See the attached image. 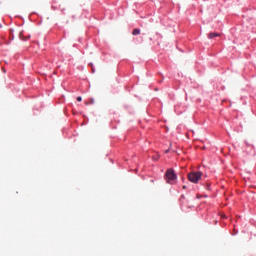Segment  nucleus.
<instances>
[{"label":"nucleus","instance_id":"f257e3e1","mask_svg":"<svg viewBox=\"0 0 256 256\" xmlns=\"http://www.w3.org/2000/svg\"><path fill=\"white\" fill-rule=\"evenodd\" d=\"M202 176H203V172H189L188 180L193 184H197L199 183Z\"/></svg>","mask_w":256,"mask_h":256},{"label":"nucleus","instance_id":"f03ea898","mask_svg":"<svg viewBox=\"0 0 256 256\" xmlns=\"http://www.w3.org/2000/svg\"><path fill=\"white\" fill-rule=\"evenodd\" d=\"M177 180V176L175 173V170L173 169H169L167 170V172H165V181H167V183L171 184L173 181Z\"/></svg>","mask_w":256,"mask_h":256},{"label":"nucleus","instance_id":"7ed1b4c3","mask_svg":"<svg viewBox=\"0 0 256 256\" xmlns=\"http://www.w3.org/2000/svg\"><path fill=\"white\" fill-rule=\"evenodd\" d=\"M221 34L220 33H217V32H210L209 33V39H215L216 37H220Z\"/></svg>","mask_w":256,"mask_h":256},{"label":"nucleus","instance_id":"20e7f679","mask_svg":"<svg viewBox=\"0 0 256 256\" xmlns=\"http://www.w3.org/2000/svg\"><path fill=\"white\" fill-rule=\"evenodd\" d=\"M140 34H141V30H139V29L132 30V35L137 36V35H140Z\"/></svg>","mask_w":256,"mask_h":256},{"label":"nucleus","instance_id":"39448f33","mask_svg":"<svg viewBox=\"0 0 256 256\" xmlns=\"http://www.w3.org/2000/svg\"><path fill=\"white\" fill-rule=\"evenodd\" d=\"M19 36L22 41H26L27 39H29V36H26V38H23V32H20Z\"/></svg>","mask_w":256,"mask_h":256},{"label":"nucleus","instance_id":"423d86ee","mask_svg":"<svg viewBox=\"0 0 256 256\" xmlns=\"http://www.w3.org/2000/svg\"><path fill=\"white\" fill-rule=\"evenodd\" d=\"M77 101H78V102H81V101H82V97H81V96H78V97H77Z\"/></svg>","mask_w":256,"mask_h":256},{"label":"nucleus","instance_id":"0eeeda50","mask_svg":"<svg viewBox=\"0 0 256 256\" xmlns=\"http://www.w3.org/2000/svg\"><path fill=\"white\" fill-rule=\"evenodd\" d=\"M182 189H184V190H185V189H187V186H185V185H184V186H182Z\"/></svg>","mask_w":256,"mask_h":256},{"label":"nucleus","instance_id":"6e6552de","mask_svg":"<svg viewBox=\"0 0 256 256\" xmlns=\"http://www.w3.org/2000/svg\"><path fill=\"white\" fill-rule=\"evenodd\" d=\"M169 152H170V150L165 151V153H169Z\"/></svg>","mask_w":256,"mask_h":256},{"label":"nucleus","instance_id":"1a4fd4ad","mask_svg":"<svg viewBox=\"0 0 256 256\" xmlns=\"http://www.w3.org/2000/svg\"><path fill=\"white\" fill-rule=\"evenodd\" d=\"M91 103H94V100H91Z\"/></svg>","mask_w":256,"mask_h":256},{"label":"nucleus","instance_id":"9d476101","mask_svg":"<svg viewBox=\"0 0 256 256\" xmlns=\"http://www.w3.org/2000/svg\"><path fill=\"white\" fill-rule=\"evenodd\" d=\"M246 145L249 146L248 142H246Z\"/></svg>","mask_w":256,"mask_h":256},{"label":"nucleus","instance_id":"9b49d317","mask_svg":"<svg viewBox=\"0 0 256 256\" xmlns=\"http://www.w3.org/2000/svg\"><path fill=\"white\" fill-rule=\"evenodd\" d=\"M155 160H158V158L154 157Z\"/></svg>","mask_w":256,"mask_h":256},{"label":"nucleus","instance_id":"f8f14e48","mask_svg":"<svg viewBox=\"0 0 256 256\" xmlns=\"http://www.w3.org/2000/svg\"><path fill=\"white\" fill-rule=\"evenodd\" d=\"M155 160H158V158L154 157Z\"/></svg>","mask_w":256,"mask_h":256}]
</instances>
